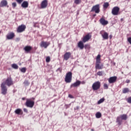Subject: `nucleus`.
I'll list each match as a JSON object with an SVG mask.
<instances>
[{
	"mask_svg": "<svg viewBox=\"0 0 131 131\" xmlns=\"http://www.w3.org/2000/svg\"><path fill=\"white\" fill-rule=\"evenodd\" d=\"M64 81L67 83H70L72 81V73L69 72L66 74Z\"/></svg>",
	"mask_w": 131,
	"mask_h": 131,
	"instance_id": "nucleus-1",
	"label": "nucleus"
},
{
	"mask_svg": "<svg viewBox=\"0 0 131 131\" xmlns=\"http://www.w3.org/2000/svg\"><path fill=\"white\" fill-rule=\"evenodd\" d=\"M2 84L4 85L11 86V85H13V84H14V82H13V80H12V78L8 77L7 78L6 80L4 81Z\"/></svg>",
	"mask_w": 131,
	"mask_h": 131,
	"instance_id": "nucleus-2",
	"label": "nucleus"
},
{
	"mask_svg": "<svg viewBox=\"0 0 131 131\" xmlns=\"http://www.w3.org/2000/svg\"><path fill=\"white\" fill-rule=\"evenodd\" d=\"M100 88H101V82L99 81L95 82L92 84V90H93V91H98V90H99Z\"/></svg>",
	"mask_w": 131,
	"mask_h": 131,
	"instance_id": "nucleus-3",
	"label": "nucleus"
},
{
	"mask_svg": "<svg viewBox=\"0 0 131 131\" xmlns=\"http://www.w3.org/2000/svg\"><path fill=\"white\" fill-rule=\"evenodd\" d=\"M25 105L29 108H33V106H34V101L30 99H27V101L25 103Z\"/></svg>",
	"mask_w": 131,
	"mask_h": 131,
	"instance_id": "nucleus-4",
	"label": "nucleus"
},
{
	"mask_svg": "<svg viewBox=\"0 0 131 131\" xmlns=\"http://www.w3.org/2000/svg\"><path fill=\"white\" fill-rule=\"evenodd\" d=\"M91 12H95L96 14H99L100 13V5L97 4L93 6Z\"/></svg>",
	"mask_w": 131,
	"mask_h": 131,
	"instance_id": "nucleus-5",
	"label": "nucleus"
},
{
	"mask_svg": "<svg viewBox=\"0 0 131 131\" xmlns=\"http://www.w3.org/2000/svg\"><path fill=\"white\" fill-rule=\"evenodd\" d=\"M120 8L119 7L116 6L112 9V14H113L114 16H117L119 13V10Z\"/></svg>",
	"mask_w": 131,
	"mask_h": 131,
	"instance_id": "nucleus-6",
	"label": "nucleus"
},
{
	"mask_svg": "<svg viewBox=\"0 0 131 131\" xmlns=\"http://www.w3.org/2000/svg\"><path fill=\"white\" fill-rule=\"evenodd\" d=\"M25 29H26V26L25 25H21L18 26L17 29V32L18 33H21V32H23V31H25Z\"/></svg>",
	"mask_w": 131,
	"mask_h": 131,
	"instance_id": "nucleus-7",
	"label": "nucleus"
},
{
	"mask_svg": "<svg viewBox=\"0 0 131 131\" xmlns=\"http://www.w3.org/2000/svg\"><path fill=\"white\" fill-rule=\"evenodd\" d=\"M1 94H2V95H7V93H8L7 86L1 84Z\"/></svg>",
	"mask_w": 131,
	"mask_h": 131,
	"instance_id": "nucleus-8",
	"label": "nucleus"
},
{
	"mask_svg": "<svg viewBox=\"0 0 131 131\" xmlns=\"http://www.w3.org/2000/svg\"><path fill=\"white\" fill-rule=\"evenodd\" d=\"M32 50V47L30 46H26L24 48L25 54H30L31 50Z\"/></svg>",
	"mask_w": 131,
	"mask_h": 131,
	"instance_id": "nucleus-9",
	"label": "nucleus"
},
{
	"mask_svg": "<svg viewBox=\"0 0 131 131\" xmlns=\"http://www.w3.org/2000/svg\"><path fill=\"white\" fill-rule=\"evenodd\" d=\"M41 48H44V49H47L48 46H50V42H47L42 41L40 45Z\"/></svg>",
	"mask_w": 131,
	"mask_h": 131,
	"instance_id": "nucleus-10",
	"label": "nucleus"
},
{
	"mask_svg": "<svg viewBox=\"0 0 131 131\" xmlns=\"http://www.w3.org/2000/svg\"><path fill=\"white\" fill-rule=\"evenodd\" d=\"M92 38V35H90V34H88L86 35L82 39L83 42H86V41H89L90 39Z\"/></svg>",
	"mask_w": 131,
	"mask_h": 131,
	"instance_id": "nucleus-11",
	"label": "nucleus"
},
{
	"mask_svg": "<svg viewBox=\"0 0 131 131\" xmlns=\"http://www.w3.org/2000/svg\"><path fill=\"white\" fill-rule=\"evenodd\" d=\"M1 8H4V7H7L9 8V6H8V1L7 0H3L1 1L0 3Z\"/></svg>",
	"mask_w": 131,
	"mask_h": 131,
	"instance_id": "nucleus-12",
	"label": "nucleus"
},
{
	"mask_svg": "<svg viewBox=\"0 0 131 131\" xmlns=\"http://www.w3.org/2000/svg\"><path fill=\"white\" fill-rule=\"evenodd\" d=\"M80 81L77 80L75 82L72 84L70 86L71 89L72 88H77L80 85Z\"/></svg>",
	"mask_w": 131,
	"mask_h": 131,
	"instance_id": "nucleus-13",
	"label": "nucleus"
},
{
	"mask_svg": "<svg viewBox=\"0 0 131 131\" xmlns=\"http://www.w3.org/2000/svg\"><path fill=\"white\" fill-rule=\"evenodd\" d=\"M14 37L15 33L14 32L9 33L6 35L7 39H13Z\"/></svg>",
	"mask_w": 131,
	"mask_h": 131,
	"instance_id": "nucleus-14",
	"label": "nucleus"
},
{
	"mask_svg": "<svg viewBox=\"0 0 131 131\" xmlns=\"http://www.w3.org/2000/svg\"><path fill=\"white\" fill-rule=\"evenodd\" d=\"M117 80V77L113 76L111 77L108 79L109 83H114V82H116V80Z\"/></svg>",
	"mask_w": 131,
	"mask_h": 131,
	"instance_id": "nucleus-15",
	"label": "nucleus"
},
{
	"mask_svg": "<svg viewBox=\"0 0 131 131\" xmlns=\"http://www.w3.org/2000/svg\"><path fill=\"white\" fill-rule=\"evenodd\" d=\"M99 22L101 25L105 26V25H107L108 24V20H106L105 18L102 17L100 19Z\"/></svg>",
	"mask_w": 131,
	"mask_h": 131,
	"instance_id": "nucleus-16",
	"label": "nucleus"
},
{
	"mask_svg": "<svg viewBox=\"0 0 131 131\" xmlns=\"http://www.w3.org/2000/svg\"><path fill=\"white\" fill-rule=\"evenodd\" d=\"M71 56V53L70 52H66L63 56V59L65 61H68L70 56Z\"/></svg>",
	"mask_w": 131,
	"mask_h": 131,
	"instance_id": "nucleus-17",
	"label": "nucleus"
},
{
	"mask_svg": "<svg viewBox=\"0 0 131 131\" xmlns=\"http://www.w3.org/2000/svg\"><path fill=\"white\" fill-rule=\"evenodd\" d=\"M48 7V1L43 0L41 4V9H46Z\"/></svg>",
	"mask_w": 131,
	"mask_h": 131,
	"instance_id": "nucleus-18",
	"label": "nucleus"
},
{
	"mask_svg": "<svg viewBox=\"0 0 131 131\" xmlns=\"http://www.w3.org/2000/svg\"><path fill=\"white\" fill-rule=\"evenodd\" d=\"M28 6H29V3L27 1H24L21 5V7L24 9L28 8Z\"/></svg>",
	"mask_w": 131,
	"mask_h": 131,
	"instance_id": "nucleus-19",
	"label": "nucleus"
},
{
	"mask_svg": "<svg viewBox=\"0 0 131 131\" xmlns=\"http://www.w3.org/2000/svg\"><path fill=\"white\" fill-rule=\"evenodd\" d=\"M116 122H117L118 125L122 124V119H121L120 116L117 117Z\"/></svg>",
	"mask_w": 131,
	"mask_h": 131,
	"instance_id": "nucleus-20",
	"label": "nucleus"
},
{
	"mask_svg": "<svg viewBox=\"0 0 131 131\" xmlns=\"http://www.w3.org/2000/svg\"><path fill=\"white\" fill-rule=\"evenodd\" d=\"M100 34H101L103 39H108L109 38L108 33L106 32H104L103 34H102V32H100Z\"/></svg>",
	"mask_w": 131,
	"mask_h": 131,
	"instance_id": "nucleus-21",
	"label": "nucleus"
},
{
	"mask_svg": "<svg viewBox=\"0 0 131 131\" xmlns=\"http://www.w3.org/2000/svg\"><path fill=\"white\" fill-rule=\"evenodd\" d=\"M78 48H79L80 50H83L84 48V45H83V42L82 41H79L78 43Z\"/></svg>",
	"mask_w": 131,
	"mask_h": 131,
	"instance_id": "nucleus-22",
	"label": "nucleus"
},
{
	"mask_svg": "<svg viewBox=\"0 0 131 131\" xmlns=\"http://www.w3.org/2000/svg\"><path fill=\"white\" fill-rule=\"evenodd\" d=\"M14 112L15 114H17V115H22V114H23V112L21 108L16 109Z\"/></svg>",
	"mask_w": 131,
	"mask_h": 131,
	"instance_id": "nucleus-23",
	"label": "nucleus"
},
{
	"mask_svg": "<svg viewBox=\"0 0 131 131\" xmlns=\"http://www.w3.org/2000/svg\"><path fill=\"white\" fill-rule=\"evenodd\" d=\"M104 65L103 64H100V63H96L95 64V68L96 69H103Z\"/></svg>",
	"mask_w": 131,
	"mask_h": 131,
	"instance_id": "nucleus-24",
	"label": "nucleus"
},
{
	"mask_svg": "<svg viewBox=\"0 0 131 131\" xmlns=\"http://www.w3.org/2000/svg\"><path fill=\"white\" fill-rule=\"evenodd\" d=\"M122 120H126L127 119V115L122 114L120 115Z\"/></svg>",
	"mask_w": 131,
	"mask_h": 131,
	"instance_id": "nucleus-25",
	"label": "nucleus"
},
{
	"mask_svg": "<svg viewBox=\"0 0 131 131\" xmlns=\"http://www.w3.org/2000/svg\"><path fill=\"white\" fill-rule=\"evenodd\" d=\"M129 92H130V91L129 90V89H128L127 88H124L122 90L123 94H126L127 93H129Z\"/></svg>",
	"mask_w": 131,
	"mask_h": 131,
	"instance_id": "nucleus-26",
	"label": "nucleus"
},
{
	"mask_svg": "<svg viewBox=\"0 0 131 131\" xmlns=\"http://www.w3.org/2000/svg\"><path fill=\"white\" fill-rule=\"evenodd\" d=\"M24 84L25 86H28L30 84V82L27 80H25L24 82Z\"/></svg>",
	"mask_w": 131,
	"mask_h": 131,
	"instance_id": "nucleus-27",
	"label": "nucleus"
},
{
	"mask_svg": "<svg viewBox=\"0 0 131 131\" xmlns=\"http://www.w3.org/2000/svg\"><path fill=\"white\" fill-rule=\"evenodd\" d=\"M95 115L96 118H101V117H102V114H101L100 112L96 113Z\"/></svg>",
	"mask_w": 131,
	"mask_h": 131,
	"instance_id": "nucleus-28",
	"label": "nucleus"
},
{
	"mask_svg": "<svg viewBox=\"0 0 131 131\" xmlns=\"http://www.w3.org/2000/svg\"><path fill=\"white\" fill-rule=\"evenodd\" d=\"M11 67L13 68V69H18V68H19V66L16 63L12 64Z\"/></svg>",
	"mask_w": 131,
	"mask_h": 131,
	"instance_id": "nucleus-29",
	"label": "nucleus"
},
{
	"mask_svg": "<svg viewBox=\"0 0 131 131\" xmlns=\"http://www.w3.org/2000/svg\"><path fill=\"white\" fill-rule=\"evenodd\" d=\"M103 8H104V9H107V8L109 7V3L108 2L104 3L103 5Z\"/></svg>",
	"mask_w": 131,
	"mask_h": 131,
	"instance_id": "nucleus-30",
	"label": "nucleus"
},
{
	"mask_svg": "<svg viewBox=\"0 0 131 131\" xmlns=\"http://www.w3.org/2000/svg\"><path fill=\"white\" fill-rule=\"evenodd\" d=\"M104 101H105V98H101L98 101L97 104L100 105V104H102Z\"/></svg>",
	"mask_w": 131,
	"mask_h": 131,
	"instance_id": "nucleus-31",
	"label": "nucleus"
},
{
	"mask_svg": "<svg viewBox=\"0 0 131 131\" xmlns=\"http://www.w3.org/2000/svg\"><path fill=\"white\" fill-rule=\"evenodd\" d=\"M81 3V0H75L74 1V3L76 5H79Z\"/></svg>",
	"mask_w": 131,
	"mask_h": 131,
	"instance_id": "nucleus-32",
	"label": "nucleus"
},
{
	"mask_svg": "<svg viewBox=\"0 0 131 131\" xmlns=\"http://www.w3.org/2000/svg\"><path fill=\"white\" fill-rule=\"evenodd\" d=\"M20 71L23 72V73H25L26 72V68H22Z\"/></svg>",
	"mask_w": 131,
	"mask_h": 131,
	"instance_id": "nucleus-33",
	"label": "nucleus"
},
{
	"mask_svg": "<svg viewBox=\"0 0 131 131\" xmlns=\"http://www.w3.org/2000/svg\"><path fill=\"white\" fill-rule=\"evenodd\" d=\"M97 75L99 76H103V71H99L97 73Z\"/></svg>",
	"mask_w": 131,
	"mask_h": 131,
	"instance_id": "nucleus-34",
	"label": "nucleus"
},
{
	"mask_svg": "<svg viewBox=\"0 0 131 131\" xmlns=\"http://www.w3.org/2000/svg\"><path fill=\"white\" fill-rule=\"evenodd\" d=\"M103 88L104 90H108V84L104 83L103 84Z\"/></svg>",
	"mask_w": 131,
	"mask_h": 131,
	"instance_id": "nucleus-35",
	"label": "nucleus"
},
{
	"mask_svg": "<svg viewBox=\"0 0 131 131\" xmlns=\"http://www.w3.org/2000/svg\"><path fill=\"white\" fill-rule=\"evenodd\" d=\"M50 61H51V57H50V56L47 57L46 59V61L47 63H49V62H50Z\"/></svg>",
	"mask_w": 131,
	"mask_h": 131,
	"instance_id": "nucleus-36",
	"label": "nucleus"
},
{
	"mask_svg": "<svg viewBox=\"0 0 131 131\" xmlns=\"http://www.w3.org/2000/svg\"><path fill=\"white\" fill-rule=\"evenodd\" d=\"M126 101H127V103H128L129 104H131V97H128L126 99Z\"/></svg>",
	"mask_w": 131,
	"mask_h": 131,
	"instance_id": "nucleus-37",
	"label": "nucleus"
},
{
	"mask_svg": "<svg viewBox=\"0 0 131 131\" xmlns=\"http://www.w3.org/2000/svg\"><path fill=\"white\" fill-rule=\"evenodd\" d=\"M13 8H16L17 7V3L15 2L12 4Z\"/></svg>",
	"mask_w": 131,
	"mask_h": 131,
	"instance_id": "nucleus-38",
	"label": "nucleus"
},
{
	"mask_svg": "<svg viewBox=\"0 0 131 131\" xmlns=\"http://www.w3.org/2000/svg\"><path fill=\"white\" fill-rule=\"evenodd\" d=\"M24 0H16L18 4H21Z\"/></svg>",
	"mask_w": 131,
	"mask_h": 131,
	"instance_id": "nucleus-39",
	"label": "nucleus"
},
{
	"mask_svg": "<svg viewBox=\"0 0 131 131\" xmlns=\"http://www.w3.org/2000/svg\"><path fill=\"white\" fill-rule=\"evenodd\" d=\"M100 59H101V55L100 54H98L97 55L96 60H101Z\"/></svg>",
	"mask_w": 131,
	"mask_h": 131,
	"instance_id": "nucleus-40",
	"label": "nucleus"
},
{
	"mask_svg": "<svg viewBox=\"0 0 131 131\" xmlns=\"http://www.w3.org/2000/svg\"><path fill=\"white\" fill-rule=\"evenodd\" d=\"M127 41H128L130 45H131V37H129L127 38Z\"/></svg>",
	"mask_w": 131,
	"mask_h": 131,
	"instance_id": "nucleus-41",
	"label": "nucleus"
},
{
	"mask_svg": "<svg viewBox=\"0 0 131 131\" xmlns=\"http://www.w3.org/2000/svg\"><path fill=\"white\" fill-rule=\"evenodd\" d=\"M96 63H98V64H100V63H101V59H96Z\"/></svg>",
	"mask_w": 131,
	"mask_h": 131,
	"instance_id": "nucleus-42",
	"label": "nucleus"
},
{
	"mask_svg": "<svg viewBox=\"0 0 131 131\" xmlns=\"http://www.w3.org/2000/svg\"><path fill=\"white\" fill-rule=\"evenodd\" d=\"M71 104H66L65 106L66 107V109H67L68 108H69V107H70Z\"/></svg>",
	"mask_w": 131,
	"mask_h": 131,
	"instance_id": "nucleus-43",
	"label": "nucleus"
},
{
	"mask_svg": "<svg viewBox=\"0 0 131 131\" xmlns=\"http://www.w3.org/2000/svg\"><path fill=\"white\" fill-rule=\"evenodd\" d=\"M24 112H25L26 113H28V110H27V108H24Z\"/></svg>",
	"mask_w": 131,
	"mask_h": 131,
	"instance_id": "nucleus-44",
	"label": "nucleus"
},
{
	"mask_svg": "<svg viewBox=\"0 0 131 131\" xmlns=\"http://www.w3.org/2000/svg\"><path fill=\"white\" fill-rule=\"evenodd\" d=\"M69 98H70L71 99H73V96H72L71 94H69Z\"/></svg>",
	"mask_w": 131,
	"mask_h": 131,
	"instance_id": "nucleus-45",
	"label": "nucleus"
},
{
	"mask_svg": "<svg viewBox=\"0 0 131 131\" xmlns=\"http://www.w3.org/2000/svg\"><path fill=\"white\" fill-rule=\"evenodd\" d=\"M80 84H85V81H80Z\"/></svg>",
	"mask_w": 131,
	"mask_h": 131,
	"instance_id": "nucleus-46",
	"label": "nucleus"
},
{
	"mask_svg": "<svg viewBox=\"0 0 131 131\" xmlns=\"http://www.w3.org/2000/svg\"><path fill=\"white\" fill-rule=\"evenodd\" d=\"M57 71H60L61 72V71H62V69H61V68H59L57 69Z\"/></svg>",
	"mask_w": 131,
	"mask_h": 131,
	"instance_id": "nucleus-47",
	"label": "nucleus"
},
{
	"mask_svg": "<svg viewBox=\"0 0 131 131\" xmlns=\"http://www.w3.org/2000/svg\"><path fill=\"white\" fill-rule=\"evenodd\" d=\"M130 82V80H128V79H127L126 80V83H129Z\"/></svg>",
	"mask_w": 131,
	"mask_h": 131,
	"instance_id": "nucleus-48",
	"label": "nucleus"
},
{
	"mask_svg": "<svg viewBox=\"0 0 131 131\" xmlns=\"http://www.w3.org/2000/svg\"><path fill=\"white\" fill-rule=\"evenodd\" d=\"M78 109H79V106H76V108H74V110H78Z\"/></svg>",
	"mask_w": 131,
	"mask_h": 131,
	"instance_id": "nucleus-49",
	"label": "nucleus"
},
{
	"mask_svg": "<svg viewBox=\"0 0 131 131\" xmlns=\"http://www.w3.org/2000/svg\"><path fill=\"white\" fill-rule=\"evenodd\" d=\"M109 37H110V39H111L112 38V37H113V36L112 35V34H111V35H110Z\"/></svg>",
	"mask_w": 131,
	"mask_h": 131,
	"instance_id": "nucleus-50",
	"label": "nucleus"
},
{
	"mask_svg": "<svg viewBox=\"0 0 131 131\" xmlns=\"http://www.w3.org/2000/svg\"><path fill=\"white\" fill-rule=\"evenodd\" d=\"M30 100H31H31H35V98L33 97V98L30 99Z\"/></svg>",
	"mask_w": 131,
	"mask_h": 131,
	"instance_id": "nucleus-51",
	"label": "nucleus"
},
{
	"mask_svg": "<svg viewBox=\"0 0 131 131\" xmlns=\"http://www.w3.org/2000/svg\"><path fill=\"white\" fill-rule=\"evenodd\" d=\"M26 98H25V97H23V98H22V100H23V101H24V100H25Z\"/></svg>",
	"mask_w": 131,
	"mask_h": 131,
	"instance_id": "nucleus-52",
	"label": "nucleus"
},
{
	"mask_svg": "<svg viewBox=\"0 0 131 131\" xmlns=\"http://www.w3.org/2000/svg\"><path fill=\"white\" fill-rule=\"evenodd\" d=\"M93 17H96V16H97V14H93Z\"/></svg>",
	"mask_w": 131,
	"mask_h": 131,
	"instance_id": "nucleus-53",
	"label": "nucleus"
},
{
	"mask_svg": "<svg viewBox=\"0 0 131 131\" xmlns=\"http://www.w3.org/2000/svg\"><path fill=\"white\" fill-rule=\"evenodd\" d=\"M126 1H127L128 2H129V0H126Z\"/></svg>",
	"mask_w": 131,
	"mask_h": 131,
	"instance_id": "nucleus-54",
	"label": "nucleus"
},
{
	"mask_svg": "<svg viewBox=\"0 0 131 131\" xmlns=\"http://www.w3.org/2000/svg\"><path fill=\"white\" fill-rule=\"evenodd\" d=\"M91 130H92V131H94V129H92Z\"/></svg>",
	"mask_w": 131,
	"mask_h": 131,
	"instance_id": "nucleus-55",
	"label": "nucleus"
},
{
	"mask_svg": "<svg viewBox=\"0 0 131 131\" xmlns=\"http://www.w3.org/2000/svg\"><path fill=\"white\" fill-rule=\"evenodd\" d=\"M1 33H2V32H1V31H0V34H1Z\"/></svg>",
	"mask_w": 131,
	"mask_h": 131,
	"instance_id": "nucleus-56",
	"label": "nucleus"
}]
</instances>
